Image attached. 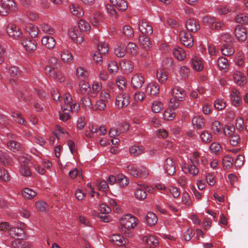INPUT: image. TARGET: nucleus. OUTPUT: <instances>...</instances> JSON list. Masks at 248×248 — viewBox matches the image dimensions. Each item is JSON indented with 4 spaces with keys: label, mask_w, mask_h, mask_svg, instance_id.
<instances>
[{
    "label": "nucleus",
    "mask_w": 248,
    "mask_h": 248,
    "mask_svg": "<svg viewBox=\"0 0 248 248\" xmlns=\"http://www.w3.org/2000/svg\"><path fill=\"white\" fill-rule=\"evenodd\" d=\"M121 231L122 233H126L131 229H134L138 223V220L134 216L130 214H126L121 218Z\"/></svg>",
    "instance_id": "nucleus-1"
},
{
    "label": "nucleus",
    "mask_w": 248,
    "mask_h": 248,
    "mask_svg": "<svg viewBox=\"0 0 248 248\" xmlns=\"http://www.w3.org/2000/svg\"><path fill=\"white\" fill-rule=\"evenodd\" d=\"M6 30L7 34L14 39H19L22 37L21 29L13 23L8 24Z\"/></svg>",
    "instance_id": "nucleus-2"
},
{
    "label": "nucleus",
    "mask_w": 248,
    "mask_h": 248,
    "mask_svg": "<svg viewBox=\"0 0 248 248\" xmlns=\"http://www.w3.org/2000/svg\"><path fill=\"white\" fill-rule=\"evenodd\" d=\"M72 96L69 93L65 94L64 103L62 106L63 110L77 111L79 108V105L72 103Z\"/></svg>",
    "instance_id": "nucleus-3"
},
{
    "label": "nucleus",
    "mask_w": 248,
    "mask_h": 248,
    "mask_svg": "<svg viewBox=\"0 0 248 248\" xmlns=\"http://www.w3.org/2000/svg\"><path fill=\"white\" fill-rule=\"evenodd\" d=\"M18 161L21 165L19 167V171L22 176L26 177L31 176V172L28 165L29 160L26 157L23 155L18 157Z\"/></svg>",
    "instance_id": "nucleus-4"
},
{
    "label": "nucleus",
    "mask_w": 248,
    "mask_h": 248,
    "mask_svg": "<svg viewBox=\"0 0 248 248\" xmlns=\"http://www.w3.org/2000/svg\"><path fill=\"white\" fill-rule=\"evenodd\" d=\"M130 103V96L127 93H119L116 97L115 104L119 108L127 107Z\"/></svg>",
    "instance_id": "nucleus-5"
},
{
    "label": "nucleus",
    "mask_w": 248,
    "mask_h": 248,
    "mask_svg": "<svg viewBox=\"0 0 248 248\" xmlns=\"http://www.w3.org/2000/svg\"><path fill=\"white\" fill-rule=\"evenodd\" d=\"M173 98L170 99V103L174 101H182L186 96V92L182 88L176 86L171 90Z\"/></svg>",
    "instance_id": "nucleus-6"
},
{
    "label": "nucleus",
    "mask_w": 248,
    "mask_h": 248,
    "mask_svg": "<svg viewBox=\"0 0 248 248\" xmlns=\"http://www.w3.org/2000/svg\"><path fill=\"white\" fill-rule=\"evenodd\" d=\"M139 28L140 32L146 35L153 34V27L151 23L146 20H141L140 21Z\"/></svg>",
    "instance_id": "nucleus-7"
},
{
    "label": "nucleus",
    "mask_w": 248,
    "mask_h": 248,
    "mask_svg": "<svg viewBox=\"0 0 248 248\" xmlns=\"http://www.w3.org/2000/svg\"><path fill=\"white\" fill-rule=\"evenodd\" d=\"M179 37L185 46L190 47L193 46V39L191 34L187 32L186 31H182L180 32Z\"/></svg>",
    "instance_id": "nucleus-8"
},
{
    "label": "nucleus",
    "mask_w": 248,
    "mask_h": 248,
    "mask_svg": "<svg viewBox=\"0 0 248 248\" xmlns=\"http://www.w3.org/2000/svg\"><path fill=\"white\" fill-rule=\"evenodd\" d=\"M230 99L232 105L235 107L241 105L242 100L240 92L235 88H232L230 92Z\"/></svg>",
    "instance_id": "nucleus-9"
},
{
    "label": "nucleus",
    "mask_w": 248,
    "mask_h": 248,
    "mask_svg": "<svg viewBox=\"0 0 248 248\" xmlns=\"http://www.w3.org/2000/svg\"><path fill=\"white\" fill-rule=\"evenodd\" d=\"M144 82L145 79L144 77L140 74H134L131 78V86L135 90L141 88Z\"/></svg>",
    "instance_id": "nucleus-10"
},
{
    "label": "nucleus",
    "mask_w": 248,
    "mask_h": 248,
    "mask_svg": "<svg viewBox=\"0 0 248 248\" xmlns=\"http://www.w3.org/2000/svg\"><path fill=\"white\" fill-rule=\"evenodd\" d=\"M163 168L166 173L169 175H173L175 173V164L171 157L166 159Z\"/></svg>",
    "instance_id": "nucleus-11"
},
{
    "label": "nucleus",
    "mask_w": 248,
    "mask_h": 248,
    "mask_svg": "<svg viewBox=\"0 0 248 248\" xmlns=\"http://www.w3.org/2000/svg\"><path fill=\"white\" fill-rule=\"evenodd\" d=\"M69 35L71 39L77 44H80L83 40V36L77 28H71L69 31Z\"/></svg>",
    "instance_id": "nucleus-12"
},
{
    "label": "nucleus",
    "mask_w": 248,
    "mask_h": 248,
    "mask_svg": "<svg viewBox=\"0 0 248 248\" xmlns=\"http://www.w3.org/2000/svg\"><path fill=\"white\" fill-rule=\"evenodd\" d=\"M22 44L29 54L32 53L37 48V43L34 40L24 39L22 41Z\"/></svg>",
    "instance_id": "nucleus-13"
},
{
    "label": "nucleus",
    "mask_w": 248,
    "mask_h": 248,
    "mask_svg": "<svg viewBox=\"0 0 248 248\" xmlns=\"http://www.w3.org/2000/svg\"><path fill=\"white\" fill-rule=\"evenodd\" d=\"M235 36L239 41H244L247 37L246 29L242 25H237L235 29Z\"/></svg>",
    "instance_id": "nucleus-14"
},
{
    "label": "nucleus",
    "mask_w": 248,
    "mask_h": 248,
    "mask_svg": "<svg viewBox=\"0 0 248 248\" xmlns=\"http://www.w3.org/2000/svg\"><path fill=\"white\" fill-rule=\"evenodd\" d=\"M25 30L32 38L36 37L38 35L39 32L38 27L36 25L31 23H29L26 25L25 28Z\"/></svg>",
    "instance_id": "nucleus-15"
},
{
    "label": "nucleus",
    "mask_w": 248,
    "mask_h": 248,
    "mask_svg": "<svg viewBox=\"0 0 248 248\" xmlns=\"http://www.w3.org/2000/svg\"><path fill=\"white\" fill-rule=\"evenodd\" d=\"M233 77L234 82L240 86H243L247 82L246 77L240 71H236L233 73Z\"/></svg>",
    "instance_id": "nucleus-16"
},
{
    "label": "nucleus",
    "mask_w": 248,
    "mask_h": 248,
    "mask_svg": "<svg viewBox=\"0 0 248 248\" xmlns=\"http://www.w3.org/2000/svg\"><path fill=\"white\" fill-rule=\"evenodd\" d=\"M41 42L42 44L48 49L53 48L56 45L55 39L50 36H45L43 37Z\"/></svg>",
    "instance_id": "nucleus-17"
},
{
    "label": "nucleus",
    "mask_w": 248,
    "mask_h": 248,
    "mask_svg": "<svg viewBox=\"0 0 248 248\" xmlns=\"http://www.w3.org/2000/svg\"><path fill=\"white\" fill-rule=\"evenodd\" d=\"M186 29L191 32H195L200 29V25L194 19H188L186 23Z\"/></svg>",
    "instance_id": "nucleus-18"
},
{
    "label": "nucleus",
    "mask_w": 248,
    "mask_h": 248,
    "mask_svg": "<svg viewBox=\"0 0 248 248\" xmlns=\"http://www.w3.org/2000/svg\"><path fill=\"white\" fill-rule=\"evenodd\" d=\"M159 87L154 83H150L147 86L146 93L151 96H155L158 94Z\"/></svg>",
    "instance_id": "nucleus-19"
},
{
    "label": "nucleus",
    "mask_w": 248,
    "mask_h": 248,
    "mask_svg": "<svg viewBox=\"0 0 248 248\" xmlns=\"http://www.w3.org/2000/svg\"><path fill=\"white\" fill-rule=\"evenodd\" d=\"M120 65L122 69L125 73H131L133 69L134 65L133 62L129 60H124L121 61Z\"/></svg>",
    "instance_id": "nucleus-20"
},
{
    "label": "nucleus",
    "mask_w": 248,
    "mask_h": 248,
    "mask_svg": "<svg viewBox=\"0 0 248 248\" xmlns=\"http://www.w3.org/2000/svg\"><path fill=\"white\" fill-rule=\"evenodd\" d=\"M1 2L4 9L7 12V15L10 12L15 11L16 8V3L13 0H1Z\"/></svg>",
    "instance_id": "nucleus-21"
},
{
    "label": "nucleus",
    "mask_w": 248,
    "mask_h": 248,
    "mask_svg": "<svg viewBox=\"0 0 248 248\" xmlns=\"http://www.w3.org/2000/svg\"><path fill=\"white\" fill-rule=\"evenodd\" d=\"M71 13L78 17H81L84 15L82 9L77 3H71L69 6Z\"/></svg>",
    "instance_id": "nucleus-22"
},
{
    "label": "nucleus",
    "mask_w": 248,
    "mask_h": 248,
    "mask_svg": "<svg viewBox=\"0 0 248 248\" xmlns=\"http://www.w3.org/2000/svg\"><path fill=\"white\" fill-rule=\"evenodd\" d=\"M110 1L119 11H124L127 9V3L124 0H110Z\"/></svg>",
    "instance_id": "nucleus-23"
},
{
    "label": "nucleus",
    "mask_w": 248,
    "mask_h": 248,
    "mask_svg": "<svg viewBox=\"0 0 248 248\" xmlns=\"http://www.w3.org/2000/svg\"><path fill=\"white\" fill-rule=\"evenodd\" d=\"M148 35H140L139 41L140 45L146 50L149 49L152 47V43Z\"/></svg>",
    "instance_id": "nucleus-24"
},
{
    "label": "nucleus",
    "mask_w": 248,
    "mask_h": 248,
    "mask_svg": "<svg viewBox=\"0 0 248 248\" xmlns=\"http://www.w3.org/2000/svg\"><path fill=\"white\" fill-rule=\"evenodd\" d=\"M110 240L118 246H124L127 243V240L119 234L113 235Z\"/></svg>",
    "instance_id": "nucleus-25"
},
{
    "label": "nucleus",
    "mask_w": 248,
    "mask_h": 248,
    "mask_svg": "<svg viewBox=\"0 0 248 248\" xmlns=\"http://www.w3.org/2000/svg\"><path fill=\"white\" fill-rule=\"evenodd\" d=\"M221 51L223 55L230 56L233 54L235 50L232 44H223Z\"/></svg>",
    "instance_id": "nucleus-26"
},
{
    "label": "nucleus",
    "mask_w": 248,
    "mask_h": 248,
    "mask_svg": "<svg viewBox=\"0 0 248 248\" xmlns=\"http://www.w3.org/2000/svg\"><path fill=\"white\" fill-rule=\"evenodd\" d=\"M9 233L12 237L18 239L22 236L24 230L21 228L11 227Z\"/></svg>",
    "instance_id": "nucleus-27"
},
{
    "label": "nucleus",
    "mask_w": 248,
    "mask_h": 248,
    "mask_svg": "<svg viewBox=\"0 0 248 248\" xmlns=\"http://www.w3.org/2000/svg\"><path fill=\"white\" fill-rule=\"evenodd\" d=\"M192 66L197 71H200L203 69V64L201 58L195 56L191 60Z\"/></svg>",
    "instance_id": "nucleus-28"
},
{
    "label": "nucleus",
    "mask_w": 248,
    "mask_h": 248,
    "mask_svg": "<svg viewBox=\"0 0 248 248\" xmlns=\"http://www.w3.org/2000/svg\"><path fill=\"white\" fill-rule=\"evenodd\" d=\"M55 68H52L50 66H46L45 68V72L51 78L55 79H58L60 81H63V80L62 78H59L58 74L55 71Z\"/></svg>",
    "instance_id": "nucleus-29"
},
{
    "label": "nucleus",
    "mask_w": 248,
    "mask_h": 248,
    "mask_svg": "<svg viewBox=\"0 0 248 248\" xmlns=\"http://www.w3.org/2000/svg\"><path fill=\"white\" fill-rule=\"evenodd\" d=\"M193 124L197 129H202L204 127L205 120L200 116H195L192 121Z\"/></svg>",
    "instance_id": "nucleus-30"
},
{
    "label": "nucleus",
    "mask_w": 248,
    "mask_h": 248,
    "mask_svg": "<svg viewBox=\"0 0 248 248\" xmlns=\"http://www.w3.org/2000/svg\"><path fill=\"white\" fill-rule=\"evenodd\" d=\"M143 241L149 246L155 247L158 244L159 241L155 236L148 235L143 237Z\"/></svg>",
    "instance_id": "nucleus-31"
},
{
    "label": "nucleus",
    "mask_w": 248,
    "mask_h": 248,
    "mask_svg": "<svg viewBox=\"0 0 248 248\" xmlns=\"http://www.w3.org/2000/svg\"><path fill=\"white\" fill-rule=\"evenodd\" d=\"M79 90L78 93L82 94H84L88 93L90 91V84L85 81H80L79 83Z\"/></svg>",
    "instance_id": "nucleus-32"
},
{
    "label": "nucleus",
    "mask_w": 248,
    "mask_h": 248,
    "mask_svg": "<svg viewBox=\"0 0 248 248\" xmlns=\"http://www.w3.org/2000/svg\"><path fill=\"white\" fill-rule=\"evenodd\" d=\"M173 54L174 57L179 60H183L186 57V53L185 51L183 48L180 47L174 48L173 51Z\"/></svg>",
    "instance_id": "nucleus-33"
},
{
    "label": "nucleus",
    "mask_w": 248,
    "mask_h": 248,
    "mask_svg": "<svg viewBox=\"0 0 248 248\" xmlns=\"http://www.w3.org/2000/svg\"><path fill=\"white\" fill-rule=\"evenodd\" d=\"M157 219L156 215L153 212H149L146 216V222L150 226L155 224L157 221Z\"/></svg>",
    "instance_id": "nucleus-34"
},
{
    "label": "nucleus",
    "mask_w": 248,
    "mask_h": 248,
    "mask_svg": "<svg viewBox=\"0 0 248 248\" xmlns=\"http://www.w3.org/2000/svg\"><path fill=\"white\" fill-rule=\"evenodd\" d=\"M97 51L103 55H106L109 51L108 44L104 42H100L97 46Z\"/></svg>",
    "instance_id": "nucleus-35"
},
{
    "label": "nucleus",
    "mask_w": 248,
    "mask_h": 248,
    "mask_svg": "<svg viewBox=\"0 0 248 248\" xmlns=\"http://www.w3.org/2000/svg\"><path fill=\"white\" fill-rule=\"evenodd\" d=\"M14 120L18 124L25 125L27 122L20 113L13 112L11 114Z\"/></svg>",
    "instance_id": "nucleus-36"
},
{
    "label": "nucleus",
    "mask_w": 248,
    "mask_h": 248,
    "mask_svg": "<svg viewBox=\"0 0 248 248\" xmlns=\"http://www.w3.org/2000/svg\"><path fill=\"white\" fill-rule=\"evenodd\" d=\"M211 129L215 134H219L223 129V125L218 121H215L212 123Z\"/></svg>",
    "instance_id": "nucleus-37"
},
{
    "label": "nucleus",
    "mask_w": 248,
    "mask_h": 248,
    "mask_svg": "<svg viewBox=\"0 0 248 248\" xmlns=\"http://www.w3.org/2000/svg\"><path fill=\"white\" fill-rule=\"evenodd\" d=\"M222 162L223 167L225 169H229L232 167L233 164V158L229 155H226L223 157Z\"/></svg>",
    "instance_id": "nucleus-38"
},
{
    "label": "nucleus",
    "mask_w": 248,
    "mask_h": 248,
    "mask_svg": "<svg viewBox=\"0 0 248 248\" xmlns=\"http://www.w3.org/2000/svg\"><path fill=\"white\" fill-rule=\"evenodd\" d=\"M23 197L27 199H31L36 195V193L29 188H25L22 191Z\"/></svg>",
    "instance_id": "nucleus-39"
},
{
    "label": "nucleus",
    "mask_w": 248,
    "mask_h": 248,
    "mask_svg": "<svg viewBox=\"0 0 248 248\" xmlns=\"http://www.w3.org/2000/svg\"><path fill=\"white\" fill-rule=\"evenodd\" d=\"M102 20V16L100 13H95L93 17L91 19L92 25L95 27H98L100 25L101 21Z\"/></svg>",
    "instance_id": "nucleus-40"
},
{
    "label": "nucleus",
    "mask_w": 248,
    "mask_h": 248,
    "mask_svg": "<svg viewBox=\"0 0 248 248\" xmlns=\"http://www.w3.org/2000/svg\"><path fill=\"white\" fill-rule=\"evenodd\" d=\"M135 196L136 199L140 200L145 199L147 197V194L144 189L137 188L135 189Z\"/></svg>",
    "instance_id": "nucleus-41"
},
{
    "label": "nucleus",
    "mask_w": 248,
    "mask_h": 248,
    "mask_svg": "<svg viewBox=\"0 0 248 248\" xmlns=\"http://www.w3.org/2000/svg\"><path fill=\"white\" fill-rule=\"evenodd\" d=\"M8 148L11 151L15 152L21 148L20 144L16 140H9L7 143Z\"/></svg>",
    "instance_id": "nucleus-42"
},
{
    "label": "nucleus",
    "mask_w": 248,
    "mask_h": 248,
    "mask_svg": "<svg viewBox=\"0 0 248 248\" xmlns=\"http://www.w3.org/2000/svg\"><path fill=\"white\" fill-rule=\"evenodd\" d=\"M200 137L202 142L205 143L210 142L212 140V136L208 131L204 130L201 134Z\"/></svg>",
    "instance_id": "nucleus-43"
},
{
    "label": "nucleus",
    "mask_w": 248,
    "mask_h": 248,
    "mask_svg": "<svg viewBox=\"0 0 248 248\" xmlns=\"http://www.w3.org/2000/svg\"><path fill=\"white\" fill-rule=\"evenodd\" d=\"M61 59L65 62H71L73 60L72 54L68 50H64L61 53Z\"/></svg>",
    "instance_id": "nucleus-44"
},
{
    "label": "nucleus",
    "mask_w": 248,
    "mask_h": 248,
    "mask_svg": "<svg viewBox=\"0 0 248 248\" xmlns=\"http://www.w3.org/2000/svg\"><path fill=\"white\" fill-rule=\"evenodd\" d=\"M235 19L237 23L242 24H248V15L246 14H240L237 15Z\"/></svg>",
    "instance_id": "nucleus-45"
},
{
    "label": "nucleus",
    "mask_w": 248,
    "mask_h": 248,
    "mask_svg": "<svg viewBox=\"0 0 248 248\" xmlns=\"http://www.w3.org/2000/svg\"><path fill=\"white\" fill-rule=\"evenodd\" d=\"M41 30L46 33L53 34L54 33L55 29L50 25L43 23L40 25Z\"/></svg>",
    "instance_id": "nucleus-46"
},
{
    "label": "nucleus",
    "mask_w": 248,
    "mask_h": 248,
    "mask_svg": "<svg viewBox=\"0 0 248 248\" xmlns=\"http://www.w3.org/2000/svg\"><path fill=\"white\" fill-rule=\"evenodd\" d=\"M102 88V83L99 82H95L92 85L93 92L91 93V96L94 97L101 90Z\"/></svg>",
    "instance_id": "nucleus-47"
},
{
    "label": "nucleus",
    "mask_w": 248,
    "mask_h": 248,
    "mask_svg": "<svg viewBox=\"0 0 248 248\" xmlns=\"http://www.w3.org/2000/svg\"><path fill=\"white\" fill-rule=\"evenodd\" d=\"M129 152L131 155L137 156L143 153L142 147H140L138 146H133L129 149Z\"/></svg>",
    "instance_id": "nucleus-48"
},
{
    "label": "nucleus",
    "mask_w": 248,
    "mask_h": 248,
    "mask_svg": "<svg viewBox=\"0 0 248 248\" xmlns=\"http://www.w3.org/2000/svg\"><path fill=\"white\" fill-rule=\"evenodd\" d=\"M127 170L129 173L134 177H138V169L136 164H130L127 166Z\"/></svg>",
    "instance_id": "nucleus-49"
},
{
    "label": "nucleus",
    "mask_w": 248,
    "mask_h": 248,
    "mask_svg": "<svg viewBox=\"0 0 248 248\" xmlns=\"http://www.w3.org/2000/svg\"><path fill=\"white\" fill-rule=\"evenodd\" d=\"M126 50L132 55H135L138 52V47L135 43L130 42L127 45Z\"/></svg>",
    "instance_id": "nucleus-50"
},
{
    "label": "nucleus",
    "mask_w": 248,
    "mask_h": 248,
    "mask_svg": "<svg viewBox=\"0 0 248 248\" xmlns=\"http://www.w3.org/2000/svg\"><path fill=\"white\" fill-rule=\"evenodd\" d=\"M10 180V176L7 170L0 167V180L8 182Z\"/></svg>",
    "instance_id": "nucleus-51"
},
{
    "label": "nucleus",
    "mask_w": 248,
    "mask_h": 248,
    "mask_svg": "<svg viewBox=\"0 0 248 248\" xmlns=\"http://www.w3.org/2000/svg\"><path fill=\"white\" fill-rule=\"evenodd\" d=\"M123 33L127 38H131L134 36L132 28L129 25H125L123 28Z\"/></svg>",
    "instance_id": "nucleus-52"
},
{
    "label": "nucleus",
    "mask_w": 248,
    "mask_h": 248,
    "mask_svg": "<svg viewBox=\"0 0 248 248\" xmlns=\"http://www.w3.org/2000/svg\"><path fill=\"white\" fill-rule=\"evenodd\" d=\"M78 27L81 31H87L90 30L91 26L88 22L81 19L78 22Z\"/></svg>",
    "instance_id": "nucleus-53"
},
{
    "label": "nucleus",
    "mask_w": 248,
    "mask_h": 248,
    "mask_svg": "<svg viewBox=\"0 0 248 248\" xmlns=\"http://www.w3.org/2000/svg\"><path fill=\"white\" fill-rule=\"evenodd\" d=\"M81 105L82 108L87 109L91 108L92 103L91 99L89 97H83L81 99Z\"/></svg>",
    "instance_id": "nucleus-54"
},
{
    "label": "nucleus",
    "mask_w": 248,
    "mask_h": 248,
    "mask_svg": "<svg viewBox=\"0 0 248 248\" xmlns=\"http://www.w3.org/2000/svg\"><path fill=\"white\" fill-rule=\"evenodd\" d=\"M217 63L220 69H226L228 66V60L223 57H220L218 59Z\"/></svg>",
    "instance_id": "nucleus-55"
},
{
    "label": "nucleus",
    "mask_w": 248,
    "mask_h": 248,
    "mask_svg": "<svg viewBox=\"0 0 248 248\" xmlns=\"http://www.w3.org/2000/svg\"><path fill=\"white\" fill-rule=\"evenodd\" d=\"M182 202L183 204L188 207L191 206L192 204L190 196L187 192H184L183 193L182 196Z\"/></svg>",
    "instance_id": "nucleus-56"
},
{
    "label": "nucleus",
    "mask_w": 248,
    "mask_h": 248,
    "mask_svg": "<svg viewBox=\"0 0 248 248\" xmlns=\"http://www.w3.org/2000/svg\"><path fill=\"white\" fill-rule=\"evenodd\" d=\"M175 113L173 110L168 109L164 113V118L168 121H171L175 118Z\"/></svg>",
    "instance_id": "nucleus-57"
},
{
    "label": "nucleus",
    "mask_w": 248,
    "mask_h": 248,
    "mask_svg": "<svg viewBox=\"0 0 248 248\" xmlns=\"http://www.w3.org/2000/svg\"><path fill=\"white\" fill-rule=\"evenodd\" d=\"M163 108V104L160 102L155 101L152 103V109L155 113H159Z\"/></svg>",
    "instance_id": "nucleus-58"
},
{
    "label": "nucleus",
    "mask_w": 248,
    "mask_h": 248,
    "mask_svg": "<svg viewBox=\"0 0 248 248\" xmlns=\"http://www.w3.org/2000/svg\"><path fill=\"white\" fill-rule=\"evenodd\" d=\"M10 159L6 153L0 151V163L4 165H8L10 162Z\"/></svg>",
    "instance_id": "nucleus-59"
},
{
    "label": "nucleus",
    "mask_w": 248,
    "mask_h": 248,
    "mask_svg": "<svg viewBox=\"0 0 248 248\" xmlns=\"http://www.w3.org/2000/svg\"><path fill=\"white\" fill-rule=\"evenodd\" d=\"M108 67L110 73H117L119 69L117 63L114 61H112L108 63Z\"/></svg>",
    "instance_id": "nucleus-60"
},
{
    "label": "nucleus",
    "mask_w": 248,
    "mask_h": 248,
    "mask_svg": "<svg viewBox=\"0 0 248 248\" xmlns=\"http://www.w3.org/2000/svg\"><path fill=\"white\" fill-rule=\"evenodd\" d=\"M233 40L232 35L227 33L223 34L221 38L223 44H232Z\"/></svg>",
    "instance_id": "nucleus-61"
},
{
    "label": "nucleus",
    "mask_w": 248,
    "mask_h": 248,
    "mask_svg": "<svg viewBox=\"0 0 248 248\" xmlns=\"http://www.w3.org/2000/svg\"><path fill=\"white\" fill-rule=\"evenodd\" d=\"M125 52L126 49L124 47L118 46L114 49L115 55L119 58L124 57L125 55Z\"/></svg>",
    "instance_id": "nucleus-62"
},
{
    "label": "nucleus",
    "mask_w": 248,
    "mask_h": 248,
    "mask_svg": "<svg viewBox=\"0 0 248 248\" xmlns=\"http://www.w3.org/2000/svg\"><path fill=\"white\" fill-rule=\"evenodd\" d=\"M230 137L231 144L232 146H236L240 142V138L238 135L233 134Z\"/></svg>",
    "instance_id": "nucleus-63"
},
{
    "label": "nucleus",
    "mask_w": 248,
    "mask_h": 248,
    "mask_svg": "<svg viewBox=\"0 0 248 248\" xmlns=\"http://www.w3.org/2000/svg\"><path fill=\"white\" fill-rule=\"evenodd\" d=\"M138 177L145 178L148 175V170L144 166H141L140 168L138 169Z\"/></svg>",
    "instance_id": "nucleus-64"
}]
</instances>
